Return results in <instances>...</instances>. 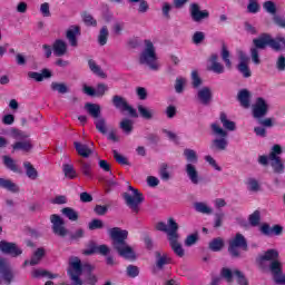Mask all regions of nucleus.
<instances>
[{"mask_svg":"<svg viewBox=\"0 0 285 285\" xmlns=\"http://www.w3.org/2000/svg\"><path fill=\"white\" fill-rule=\"evenodd\" d=\"M210 66L207 67V70L210 72H215V75H224L225 68L222 62H219V56L217 53H213L208 59Z\"/></svg>","mask_w":285,"mask_h":285,"instance_id":"20","label":"nucleus"},{"mask_svg":"<svg viewBox=\"0 0 285 285\" xmlns=\"http://www.w3.org/2000/svg\"><path fill=\"white\" fill-rule=\"evenodd\" d=\"M205 39L206 33H204V31H196L191 37V41L195 43V46H199V43H202Z\"/></svg>","mask_w":285,"mask_h":285,"instance_id":"58","label":"nucleus"},{"mask_svg":"<svg viewBox=\"0 0 285 285\" xmlns=\"http://www.w3.org/2000/svg\"><path fill=\"white\" fill-rule=\"evenodd\" d=\"M247 10L252 14H257V12H259V3L255 0H250L247 6Z\"/></svg>","mask_w":285,"mask_h":285,"instance_id":"63","label":"nucleus"},{"mask_svg":"<svg viewBox=\"0 0 285 285\" xmlns=\"http://www.w3.org/2000/svg\"><path fill=\"white\" fill-rule=\"evenodd\" d=\"M185 86H186V78L184 77L176 78L175 90L178 95H181V92H184Z\"/></svg>","mask_w":285,"mask_h":285,"instance_id":"55","label":"nucleus"},{"mask_svg":"<svg viewBox=\"0 0 285 285\" xmlns=\"http://www.w3.org/2000/svg\"><path fill=\"white\" fill-rule=\"evenodd\" d=\"M0 188H4V190H9V193H19V186L6 178H0Z\"/></svg>","mask_w":285,"mask_h":285,"instance_id":"36","label":"nucleus"},{"mask_svg":"<svg viewBox=\"0 0 285 285\" xmlns=\"http://www.w3.org/2000/svg\"><path fill=\"white\" fill-rule=\"evenodd\" d=\"M127 275L128 277H131L135 279V277H139V267L135 265H128L127 266Z\"/></svg>","mask_w":285,"mask_h":285,"instance_id":"62","label":"nucleus"},{"mask_svg":"<svg viewBox=\"0 0 285 285\" xmlns=\"http://www.w3.org/2000/svg\"><path fill=\"white\" fill-rule=\"evenodd\" d=\"M137 108H138V112H139L140 117H142V119H147V120L153 119V115H154L153 110L148 109L147 107H144L142 105H138Z\"/></svg>","mask_w":285,"mask_h":285,"instance_id":"48","label":"nucleus"},{"mask_svg":"<svg viewBox=\"0 0 285 285\" xmlns=\"http://www.w3.org/2000/svg\"><path fill=\"white\" fill-rule=\"evenodd\" d=\"M62 173L66 179H77L78 177L75 166L70 164L62 165Z\"/></svg>","mask_w":285,"mask_h":285,"instance_id":"39","label":"nucleus"},{"mask_svg":"<svg viewBox=\"0 0 285 285\" xmlns=\"http://www.w3.org/2000/svg\"><path fill=\"white\" fill-rule=\"evenodd\" d=\"M220 55L226 68L230 70L233 68V61H230V51H228L226 45H223Z\"/></svg>","mask_w":285,"mask_h":285,"instance_id":"42","label":"nucleus"},{"mask_svg":"<svg viewBox=\"0 0 285 285\" xmlns=\"http://www.w3.org/2000/svg\"><path fill=\"white\" fill-rule=\"evenodd\" d=\"M210 129L213 131V135H215L216 137H220V138H215L209 148L210 150H218V151H224L228 148V139H226V137H228V131L224 130L219 124L214 122L210 125Z\"/></svg>","mask_w":285,"mask_h":285,"instance_id":"9","label":"nucleus"},{"mask_svg":"<svg viewBox=\"0 0 285 285\" xmlns=\"http://www.w3.org/2000/svg\"><path fill=\"white\" fill-rule=\"evenodd\" d=\"M253 43L256 46V48L262 49L268 46L272 50H274V52H282V50H285V38H273L271 33H262L258 38L253 39ZM282 43L284 47H282Z\"/></svg>","mask_w":285,"mask_h":285,"instance_id":"4","label":"nucleus"},{"mask_svg":"<svg viewBox=\"0 0 285 285\" xmlns=\"http://www.w3.org/2000/svg\"><path fill=\"white\" fill-rule=\"evenodd\" d=\"M247 189L250 190V193H257L259 190V181L255 178H248L247 179Z\"/></svg>","mask_w":285,"mask_h":285,"instance_id":"57","label":"nucleus"},{"mask_svg":"<svg viewBox=\"0 0 285 285\" xmlns=\"http://www.w3.org/2000/svg\"><path fill=\"white\" fill-rule=\"evenodd\" d=\"M114 159H116L117 164H120V166H130V161H128V158L126 156H122L117 151L116 149L112 150Z\"/></svg>","mask_w":285,"mask_h":285,"instance_id":"51","label":"nucleus"},{"mask_svg":"<svg viewBox=\"0 0 285 285\" xmlns=\"http://www.w3.org/2000/svg\"><path fill=\"white\" fill-rule=\"evenodd\" d=\"M250 226H259V222H262V214L259 210H255L252 215L248 217Z\"/></svg>","mask_w":285,"mask_h":285,"instance_id":"54","label":"nucleus"},{"mask_svg":"<svg viewBox=\"0 0 285 285\" xmlns=\"http://www.w3.org/2000/svg\"><path fill=\"white\" fill-rule=\"evenodd\" d=\"M235 275V271H230L228 267H223L220 269V277L225 279L228 284H233V277Z\"/></svg>","mask_w":285,"mask_h":285,"instance_id":"46","label":"nucleus"},{"mask_svg":"<svg viewBox=\"0 0 285 285\" xmlns=\"http://www.w3.org/2000/svg\"><path fill=\"white\" fill-rule=\"evenodd\" d=\"M27 75L29 79H33V81L41 82L45 79H50V77H52V71H50L49 69H42L41 73L37 71H29Z\"/></svg>","mask_w":285,"mask_h":285,"instance_id":"25","label":"nucleus"},{"mask_svg":"<svg viewBox=\"0 0 285 285\" xmlns=\"http://www.w3.org/2000/svg\"><path fill=\"white\" fill-rule=\"evenodd\" d=\"M43 257H46V249H43V247H40L31 256L30 266H37V264H39L41 259H43Z\"/></svg>","mask_w":285,"mask_h":285,"instance_id":"40","label":"nucleus"},{"mask_svg":"<svg viewBox=\"0 0 285 285\" xmlns=\"http://www.w3.org/2000/svg\"><path fill=\"white\" fill-rule=\"evenodd\" d=\"M111 102L116 110H119L120 112H125V109L128 106V100L119 95L112 96Z\"/></svg>","mask_w":285,"mask_h":285,"instance_id":"29","label":"nucleus"},{"mask_svg":"<svg viewBox=\"0 0 285 285\" xmlns=\"http://www.w3.org/2000/svg\"><path fill=\"white\" fill-rule=\"evenodd\" d=\"M237 100L243 108H250V91H248V89H240L237 95Z\"/></svg>","mask_w":285,"mask_h":285,"instance_id":"27","label":"nucleus"},{"mask_svg":"<svg viewBox=\"0 0 285 285\" xmlns=\"http://www.w3.org/2000/svg\"><path fill=\"white\" fill-rule=\"evenodd\" d=\"M199 240V234L195 233V234H190L186 237L185 239V246H195V244H197V242Z\"/></svg>","mask_w":285,"mask_h":285,"instance_id":"61","label":"nucleus"},{"mask_svg":"<svg viewBox=\"0 0 285 285\" xmlns=\"http://www.w3.org/2000/svg\"><path fill=\"white\" fill-rule=\"evenodd\" d=\"M0 253L10 257H20V255H23V249L17 243L0 240Z\"/></svg>","mask_w":285,"mask_h":285,"instance_id":"11","label":"nucleus"},{"mask_svg":"<svg viewBox=\"0 0 285 285\" xmlns=\"http://www.w3.org/2000/svg\"><path fill=\"white\" fill-rule=\"evenodd\" d=\"M89 69L94 75H97V77H100L101 79H106V72L101 69L99 65L94 59L88 60Z\"/></svg>","mask_w":285,"mask_h":285,"instance_id":"37","label":"nucleus"},{"mask_svg":"<svg viewBox=\"0 0 285 285\" xmlns=\"http://www.w3.org/2000/svg\"><path fill=\"white\" fill-rule=\"evenodd\" d=\"M119 127L122 129L125 135H130V132H132V120L122 119Z\"/></svg>","mask_w":285,"mask_h":285,"instance_id":"53","label":"nucleus"},{"mask_svg":"<svg viewBox=\"0 0 285 285\" xmlns=\"http://www.w3.org/2000/svg\"><path fill=\"white\" fill-rule=\"evenodd\" d=\"M189 14L194 23H202L204 19L210 17V12H208V10H202V7L197 2L189 4Z\"/></svg>","mask_w":285,"mask_h":285,"instance_id":"12","label":"nucleus"},{"mask_svg":"<svg viewBox=\"0 0 285 285\" xmlns=\"http://www.w3.org/2000/svg\"><path fill=\"white\" fill-rule=\"evenodd\" d=\"M61 213L69 222H77L79 219V213H77L72 207H65L61 209Z\"/></svg>","mask_w":285,"mask_h":285,"instance_id":"41","label":"nucleus"},{"mask_svg":"<svg viewBox=\"0 0 285 285\" xmlns=\"http://www.w3.org/2000/svg\"><path fill=\"white\" fill-rule=\"evenodd\" d=\"M79 36H81V27L79 26H71L66 31V39L69 41L71 48H77V46H79V40L77 39Z\"/></svg>","mask_w":285,"mask_h":285,"instance_id":"17","label":"nucleus"},{"mask_svg":"<svg viewBox=\"0 0 285 285\" xmlns=\"http://www.w3.org/2000/svg\"><path fill=\"white\" fill-rule=\"evenodd\" d=\"M23 168L26 170V175L29 179H32L35 181V179H38L39 177V171H37V168H35V166L32 165V163L30 161H24L23 163Z\"/></svg>","mask_w":285,"mask_h":285,"instance_id":"33","label":"nucleus"},{"mask_svg":"<svg viewBox=\"0 0 285 285\" xmlns=\"http://www.w3.org/2000/svg\"><path fill=\"white\" fill-rule=\"evenodd\" d=\"M96 130L100 132L101 135H107L108 127H106V118H98L95 120Z\"/></svg>","mask_w":285,"mask_h":285,"instance_id":"45","label":"nucleus"},{"mask_svg":"<svg viewBox=\"0 0 285 285\" xmlns=\"http://www.w3.org/2000/svg\"><path fill=\"white\" fill-rule=\"evenodd\" d=\"M80 171L85 177H88L89 179H92V163L80 160Z\"/></svg>","mask_w":285,"mask_h":285,"instance_id":"38","label":"nucleus"},{"mask_svg":"<svg viewBox=\"0 0 285 285\" xmlns=\"http://www.w3.org/2000/svg\"><path fill=\"white\" fill-rule=\"evenodd\" d=\"M108 235L111 239L112 248L118 253L119 257H122V259H127L128 262H135V259H137L135 249H132L128 242H126V239H128V230L114 227L108 229Z\"/></svg>","mask_w":285,"mask_h":285,"instance_id":"2","label":"nucleus"},{"mask_svg":"<svg viewBox=\"0 0 285 285\" xmlns=\"http://www.w3.org/2000/svg\"><path fill=\"white\" fill-rule=\"evenodd\" d=\"M269 263V273L277 285H285L284 265L279 262V252L277 249H267L263 255L256 258V264L261 271H266V263Z\"/></svg>","mask_w":285,"mask_h":285,"instance_id":"1","label":"nucleus"},{"mask_svg":"<svg viewBox=\"0 0 285 285\" xmlns=\"http://www.w3.org/2000/svg\"><path fill=\"white\" fill-rule=\"evenodd\" d=\"M170 235L171 237L168 238V242L171 250L177 255V257H184L186 252L184 250V247H181V244H179V234L171 232Z\"/></svg>","mask_w":285,"mask_h":285,"instance_id":"18","label":"nucleus"},{"mask_svg":"<svg viewBox=\"0 0 285 285\" xmlns=\"http://www.w3.org/2000/svg\"><path fill=\"white\" fill-rule=\"evenodd\" d=\"M184 156L186 157L188 164L185 167V171L187 173V177L194 184L197 186L199 184V171H197V167L193 164H197L199 161V158L197 157V151L194 149H185Z\"/></svg>","mask_w":285,"mask_h":285,"instance_id":"8","label":"nucleus"},{"mask_svg":"<svg viewBox=\"0 0 285 285\" xmlns=\"http://www.w3.org/2000/svg\"><path fill=\"white\" fill-rule=\"evenodd\" d=\"M83 271H87V273H89L85 281L86 284H97L98 279L97 276L92 274V265H81V259H79V257H73L69 262V269L67 272L72 282V285H83V281H81V274L83 273Z\"/></svg>","mask_w":285,"mask_h":285,"instance_id":"3","label":"nucleus"},{"mask_svg":"<svg viewBox=\"0 0 285 285\" xmlns=\"http://www.w3.org/2000/svg\"><path fill=\"white\" fill-rule=\"evenodd\" d=\"M234 276L237 277V284H239V285H248V279L246 278L244 273H242V271L234 269Z\"/></svg>","mask_w":285,"mask_h":285,"instance_id":"60","label":"nucleus"},{"mask_svg":"<svg viewBox=\"0 0 285 285\" xmlns=\"http://www.w3.org/2000/svg\"><path fill=\"white\" fill-rule=\"evenodd\" d=\"M219 120L223 125V128H225V130H230V131L236 130L237 126L235 121L229 120L226 112H220Z\"/></svg>","mask_w":285,"mask_h":285,"instance_id":"35","label":"nucleus"},{"mask_svg":"<svg viewBox=\"0 0 285 285\" xmlns=\"http://www.w3.org/2000/svg\"><path fill=\"white\" fill-rule=\"evenodd\" d=\"M259 50L263 49L257 47L256 45H254V47L250 49L252 61L253 63H255V66H259V63H262V60L259 59Z\"/></svg>","mask_w":285,"mask_h":285,"instance_id":"49","label":"nucleus"},{"mask_svg":"<svg viewBox=\"0 0 285 285\" xmlns=\"http://www.w3.org/2000/svg\"><path fill=\"white\" fill-rule=\"evenodd\" d=\"M85 109L91 117H94V119H99L101 116V106L98 104L87 102Z\"/></svg>","mask_w":285,"mask_h":285,"instance_id":"30","label":"nucleus"},{"mask_svg":"<svg viewBox=\"0 0 285 285\" xmlns=\"http://www.w3.org/2000/svg\"><path fill=\"white\" fill-rule=\"evenodd\" d=\"M195 210L197 213H202L203 215H212L213 209L208 207L205 203H195L194 204Z\"/></svg>","mask_w":285,"mask_h":285,"instance_id":"44","label":"nucleus"},{"mask_svg":"<svg viewBox=\"0 0 285 285\" xmlns=\"http://www.w3.org/2000/svg\"><path fill=\"white\" fill-rule=\"evenodd\" d=\"M276 68L279 70V72L285 71V57L284 55H281L276 61Z\"/></svg>","mask_w":285,"mask_h":285,"instance_id":"64","label":"nucleus"},{"mask_svg":"<svg viewBox=\"0 0 285 285\" xmlns=\"http://www.w3.org/2000/svg\"><path fill=\"white\" fill-rule=\"evenodd\" d=\"M51 90L60 95H66L68 92V86L63 82H51Z\"/></svg>","mask_w":285,"mask_h":285,"instance_id":"50","label":"nucleus"},{"mask_svg":"<svg viewBox=\"0 0 285 285\" xmlns=\"http://www.w3.org/2000/svg\"><path fill=\"white\" fill-rule=\"evenodd\" d=\"M159 175L163 181H168V179H170V173H168V164H161Z\"/></svg>","mask_w":285,"mask_h":285,"instance_id":"59","label":"nucleus"},{"mask_svg":"<svg viewBox=\"0 0 285 285\" xmlns=\"http://www.w3.org/2000/svg\"><path fill=\"white\" fill-rule=\"evenodd\" d=\"M145 49L139 56V63L141 66H148L150 70H159V65L157 63V51H155V45L151 40H145Z\"/></svg>","mask_w":285,"mask_h":285,"instance_id":"5","label":"nucleus"},{"mask_svg":"<svg viewBox=\"0 0 285 285\" xmlns=\"http://www.w3.org/2000/svg\"><path fill=\"white\" fill-rule=\"evenodd\" d=\"M167 224L164 222H158L156 224V230H159L160 233H166L168 238L173 237L171 233L174 232V234L176 235L177 232L179 230V225L177 224V222H175V218H168Z\"/></svg>","mask_w":285,"mask_h":285,"instance_id":"15","label":"nucleus"},{"mask_svg":"<svg viewBox=\"0 0 285 285\" xmlns=\"http://www.w3.org/2000/svg\"><path fill=\"white\" fill-rule=\"evenodd\" d=\"M95 253H98L99 255H108L110 253V247L108 245H100L97 246L94 242L89 244V247L82 252V254L89 256V255H95Z\"/></svg>","mask_w":285,"mask_h":285,"instance_id":"21","label":"nucleus"},{"mask_svg":"<svg viewBox=\"0 0 285 285\" xmlns=\"http://www.w3.org/2000/svg\"><path fill=\"white\" fill-rule=\"evenodd\" d=\"M128 190H131L132 195L124 193L122 199L125 200L126 206L130 208L131 213H134V215H139V212L141 210L139 206L144 204L146 198L144 197V194L139 191V189L132 187L131 185L128 186Z\"/></svg>","mask_w":285,"mask_h":285,"instance_id":"7","label":"nucleus"},{"mask_svg":"<svg viewBox=\"0 0 285 285\" xmlns=\"http://www.w3.org/2000/svg\"><path fill=\"white\" fill-rule=\"evenodd\" d=\"M31 277H33V279H39V277H48V279H57L59 275L52 274L46 269H33L31 272Z\"/></svg>","mask_w":285,"mask_h":285,"instance_id":"34","label":"nucleus"},{"mask_svg":"<svg viewBox=\"0 0 285 285\" xmlns=\"http://www.w3.org/2000/svg\"><path fill=\"white\" fill-rule=\"evenodd\" d=\"M254 119H262L268 115V102L263 97L256 98V102L253 105Z\"/></svg>","mask_w":285,"mask_h":285,"instance_id":"14","label":"nucleus"},{"mask_svg":"<svg viewBox=\"0 0 285 285\" xmlns=\"http://www.w3.org/2000/svg\"><path fill=\"white\" fill-rule=\"evenodd\" d=\"M224 246H225V243H224V238L222 237H216L212 239L208 244V248L213 253H219L220 250L224 249Z\"/></svg>","mask_w":285,"mask_h":285,"instance_id":"32","label":"nucleus"},{"mask_svg":"<svg viewBox=\"0 0 285 285\" xmlns=\"http://www.w3.org/2000/svg\"><path fill=\"white\" fill-rule=\"evenodd\" d=\"M0 276L3 279L4 284L10 285L14 282V272L10 264L6 263V258L0 257Z\"/></svg>","mask_w":285,"mask_h":285,"instance_id":"16","label":"nucleus"},{"mask_svg":"<svg viewBox=\"0 0 285 285\" xmlns=\"http://www.w3.org/2000/svg\"><path fill=\"white\" fill-rule=\"evenodd\" d=\"M75 149L78 153L80 157L88 158L90 155H92V149L88 147V145H83L81 142H73Z\"/></svg>","mask_w":285,"mask_h":285,"instance_id":"31","label":"nucleus"},{"mask_svg":"<svg viewBox=\"0 0 285 285\" xmlns=\"http://www.w3.org/2000/svg\"><path fill=\"white\" fill-rule=\"evenodd\" d=\"M108 27L104 26L100 29V32L98 35V43L99 46H106V43H108Z\"/></svg>","mask_w":285,"mask_h":285,"instance_id":"47","label":"nucleus"},{"mask_svg":"<svg viewBox=\"0 0 285 285\" xmlns=\"http://www.w3.org/2000/svg\"><path fill=\"white\" fill-rule=\"evenodd\" d=\"M282 153L281 145H274L269 153L271 166L276 175H282V173H284V163L282 161V157H279Z\"/></svg>","mask_w":285,"mask_h":285,"instance_id":"10","label":"nucleus"},{"mask_svg":"<svg viewBox=\"0 0 285 285\" xmlns=\"http://www.w3.org/2000/svg\"><path fill=\"white\" fill-rule=\"evenodd\" d=\"M155 268H157V271H164L165 266L173 264V258H170L166 253L161 254V252H155Z\"/></svg>","mask_w":285,"mask_h":285,"instance_id":"22","label":"nucleus"},{"mask_svg":"<svg viewBox=\"0 0 285 285\" xmlns=\"http://www.w3.org/2000/svg\"><path fill=\"white\" fill-rule=\"evenodd\" d=\"M263 8L265 11L268 12V14H274V17L277 14V6L275 2L268 0L263 3Z\"/></svg>","mask_w":285,"mask_h":285,"instance_id":"52","label":"nucleus"},{"mask_svg":"<svg viewBox=\"0 0 285 285\" xmlns=\"http://www.w3.org/2000/svg\"><path fill=\"white\" fill-rule=\"evenodd\" d=\"M12 153H17L21 150L22 153H30L32 150V141L31 140H22V141H16L13 145H11Z\"/></svg>","mask_w":285,"mask_h":285,"instance_id":"26","label":"nucleus"},{"mask_svg":"<svg viewBox=\"0 0 285 285\" xmlns=\"http://www.w3.org/2000/svg\"><path fill=\"white\" fill-rule=\"evenodd\" d=\"M198 100L203 106H208L213 101V91L208 87H204L197 92Z\"/></svg>","mask_w":285,"mask_h":285,"instance_id":"23","label":"nucleus"},{"mask_svg":"<svg viewBox=\"0 0 285 285\" xmlns=\"http://www.w3.org/2000/svg\"><path fill=\"white\" fill-rule=\"evenodd\" d=\"M239 63L237 66V70L243 75L245 79H248L249 77H253V72L250 71V67H248L249 58L244 52L239 56Z\"/></svg>","mask_w":285,"mask_h":285,"instance_id":"19","label":"nucleus"},{"mask_svg":"<svg viewBox=\"0 0 285 285\" xmlns=\"http://www.w3.org/2000/svg\"><path fill=\"white\" fill-rule=\"evenodd\" d=\"M2 161L8 170H11V173H17L18 175H21V168H19V165H17V160H14L10 156H3Z\"/></svg>","mask_w":285,"mask_h":285,"instance_id":"28","label":"nucleus"},{"mask_svg":"<svg viewBox=\"0 0 285 285\" xmlns=\"http://www.w3.org/2000/svg\"><path fill=\"white\" fill-rule=\"evenodd\" d=\"M242 250L248 253V240L240 233H237L228 243L227 252L232 259H242Z\"/></svg>","mask_w":285,"mask_h":285,"instance_id":"6","label":"nucleus"},{"mask_svg":"<svg viewBox=\"0 0 285 285\" xmlns=\"http://www.w3.org/2000/svg\"><path fill=\"white\" fill-rule=\"evenodd\" d=\"M50 222L52 224L53 235H58V237H66V235H68L66 222L63 218H61V216L53 214L50 216Z\"/></svg>","mask_w":285,"mask_h":285,"instance_id":"13","label":"nucleus"},{"mask_svg":"<svg viewBox=\"0 0 285 285\" xmlns=\"http://www.w3.org/2000/svg\"><path fill=\"white\" fill-rule=\"evenodd\" d=\"M81 17L86 26L97 28V20H95V17L88 13V11L82 12Z\"/></svg>","mask_w":285,"mask_h":285,"instance_id":"43","label":"nucleus"},{"mask_svg":"<svg viewBox=\"0 0 285 285\" xmlns=\"http://www.w3.org/2000/svg\"><path fill=\"white\" fill-rule=\"evenodd\" d=\"M89 230H100L104 228V220L99 218H94L89 224H88Z\"/></svg>","mask_w":285,"mask_h":285,"instance_id":"56","label":"nucleus"},{"mask_svg":"<svg viewBox=\"0 0 285 285\" xmlns=\"http://www.w3.org/2000/svg\"><path fill=\"white\" fill-rule=\"evenodd\" d=\"M52 50L56 57H63L68 52V43L62 39H57L52 45Z\"/></svg>","mask_w":285,"mask_h":285,"instance_id":"24","label":"nucleus"}]
</instances>
